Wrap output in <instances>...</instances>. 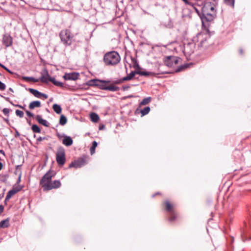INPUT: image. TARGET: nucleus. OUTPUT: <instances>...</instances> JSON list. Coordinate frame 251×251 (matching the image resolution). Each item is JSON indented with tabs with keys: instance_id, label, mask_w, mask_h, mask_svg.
<instances>
[{
	"instance_id": "35",
	"label": "nucleus",
	"mask_w": 251,
	"mask_h": 251,
	"mask_svg": "<svg viewBox=\"0 0 251 251\" xmlns=\"http://www.w3.org/2000/svg\"><path fill=\"white\" fill-rule=\"evenodd\" d=\"M188 67V65L187 64H185L184 65H181L179 66L176 70V72H180L184 69L187 68Z\"/></svg>"
},
{
	"instance_id": "43",
	"label": "nucleus",
	"mask_w": 251,
	"mask_h": 251,
	"mask_svg": "<svg viewBox=\"0 0 251 251\" xmlns=\"http://www.w3.org/2000/svg\"><path fill=\"white\" fill-rule=\"evenodd\" d=\"M46 139H47V138L46 137H39L37 139V141L38 142H40L42 141L43 140H46Z\"/></svg>"
},
{
	"instance_id": "37",
	"label": "nucleus",
	"mask_w": 251,
	"mask_h": 251,
	"mask_svg": "<svg viewBox=\"0 0 251 251\" xmlns=\"http://www.w3.org/2000/svg\"><path fill=\"white\" fill-rule=\"evenodd\" d=\"M191 6L194 9L196 12L200 17V16L201 15V12H200V11L198 10V9L196 7V4L193 3V6Z\"/></svg>"
},
{
	"instance_id": "23",
	"label": "nucleus",
	"mask_w": 251,
	"mask_h": 251,
	"mask_svg": "<svg viewBox=\"0 0 251 251\" xmlns=\"http://www.w3.org/2000/svg\"><path fill=\"white\" fill-rule=\"evenodd\" d=\"M50 81L54 85L60 87H63L64 86V84L63 83L59 82L55 79V78L53 77L50 79Z\"/></svg>"
},
{
	"instance_id": "10",
	"label": "nucleus",
	"mask_w": 251,
	"mask_h": 251,
	"mask_svg": "<svg viewBox=\"0 0 251 251\" xmlns=\"http://www.w3.org/2000/svg\"><path fill=\"white\" fill-rule=\"evenodd\" d=\"M216 12H201L200 18L201 20L202 24L205 22L212 21L216 17Z\"/></svg>"
},
{
	"instance_id": "28",
	"label": "nucleus",
	"mask_w": 251,
	"mask_h": 251,
	"mask_svg": "<svg viewBox=\"0 0 251 251\" xmlns=\"http://www.w3.org/2000/svg\"><path fill=\"white\" fill-rule=\"evenodd\" d=\"M151 97H147L145 99H144L140 103V106L141 105H145L149 103H150L151 101Z\"/></svg>"
},
{
	"instance_id": "19",
	"label": "nucleus",
	"mask_w": 251,
	"mask_h": 251,
	"mask_svg": "<svg viewBox=\"0 0 251 251\" xmlns=\"http://www.w3.org/2000/svg\"><path fill=\"white\" fill-rule=\"evenodd\" d=\"M52 78V77H50V76L49 75L48 72H47V75H42L39 79L42 83H48L49 81H50V79Z\"/></svg>"
},
{
	"instance_id": "44",
	"label": "nucleus",
	"mask_w": 251,
	"mask_h": 251,
	"mask_svg": "<svg viewBox=\"0 0 251 251\" xmlns=\"http://www.w3.org/2000/svg\"><path fill=\"white\" fill-rule=\"evenodd\" d=\"M4 99L7 101H8L11 104L14 105H15L12 101L10 100L9 98H8V97H3Z\"/></svg>"
},
{
	"instance_id": "6",
	"label": "nucleus",
	"mask_w": 251,
	"mask_h": 251,
	"mask_svg": "<svg viewBox=\"0 0 251 251\" xmlns=\"http://www.w3.org/2000/svg\"><path fill=\"white\" fill-rule=\"evenodd\" d=\"M59 37L61 42L66 47L71 46L74 41V35L68 29L62 30L59 33Z\"/></svg>"
},
{
	"instance_id": "54",
	"label": "nucleus",
	"mask_w": 251,
	"mask_h": 251,
	"mask_svg": "<svg viewBox=\"0 0 251 251\" xmlns=\"http://www.w3.org/2000/svg\"><path fill=\"white\" fill-rule=\"evenodd\" d=\"M7 199V197L6 196L5 197V200H4V203L6 204V202L9 201V200H6Z\"/></svg>"
},
{
	"instance_id": "22",
	"label": "nucleus",
	"mask_w": 251,
	"mask_h": 251,
	"mask_svg": "<svg viewBox=\"0 0 251 251\" xmlns=\"http://www.w3.org/2000/svg\"><path fill=\"white\" fill-rule=\"evenodd\" d=\"M137 71H132L129 74L127 75V76L123 78V80L128 81L132 79L135 76V75L137 74Z\"/></svg>"
},
{
	"instance_id": "25",
	"label": "nucleus",
	"mask_w": 251,
	"mask_h": 251,
	"mask_svg": "<svg viewBox=\"0 0 251 251\" xmlns=\"http://www.w3.org/2000/svg\"><path fill=\"white\" fill-rule=\"evenodd\" d=\"M52 108L55 112L57 114H60L62 111L61 106L57 104H54L52 106Z\"/></svg>"
},
{
	"instance_id": "18",
	"label": "nucleus",
	"mask_w": 251,
	"mask_h": 251,
	"mask_svg": "<svg viewBox=\"0 0 251 251\" xmlns=\"http://www.w3.org/2000/svg\"><path fill=\"white\" fill-rule=\"evenodd\" d=\"M41 106V102L39 100L33 101L31 102L28 106L30 109L32 110L35 108H39Z\"/></svg>"
},
{
	"instance_id": "12",
	"label": "nucleus",
	"mask_w": 251,
	"mask_h": 251,
	"mask_svg": "<svg viewBox=\"0 0 251 251\" xmlns=\"http://www.w3.org/2000/svg\"><path fill=\"white\" fill-rule=\"evenodd\" d=\"M87 164L85 157H80L77 160L72 161L69 165V168L74 167L75 168H80Z\"/></svg>"
},
{
	"instance_id": "50",
	"label": "nucleus",
	"mask_w": 251,
	"mask_h": 251,
	"mask_svg": "<svg viewBox=\"0 0 251 251\" xmlns=\"http://www.w3.org/2000/svg\"><path fill=\"white\" fill-rule=\"evenodd\" d=\"M239 52L241 54H243L244 53V50L242 49H240L239 50Z\"/></svg>"
},
{
	"instance_id": "29",
	"label": "nucleus",
	"mask_w": 251,
	"mask_h": 251,
	"mask_svg": "<svg viewBox=\"0 0 251 251\" xmlns=\"http://www.w3.org/2000/svg\"><path fill=\"white\" fill-rule=\"evenodd\" d=\"M66 123H67L66 117L64 115H61L60 116V120H59L60 125H61V126H64L66 124Z\"/></svg>"
},
{
	"instance_id": "53",
	"label": "nucleus",
	"mask_w": 251,
	"mask_h": 251,
	"mask_svg": "<svg viewBox=\"0 0 251 251\" xmlns=\"http://www.w3.org/2000/svg\"><path fill=\"white\" fill-rule=\"evenodd\" d=\"M3 120H4V121L5 122H6L7 123H8L9 122V120H8V119L4 118V119H3Z\"/></svg>"
},
{
	"instance_id": "34",
	"label": "nucleus",
	"mask_w": 251,
	"mask_h": 251,
	"mask_svg": "<svg viewBox=\"0 0 251 251\" xmlns=\"http://www.w3.org/2000/svg\"><path fill=\"white\" fill-rule=\"evenodd\" d=\"M137 74L143 76H149L151 74V73L149 72L142 71H137Z\"/></svg>"
},
{
	"instance_id": "21",
	"label": "nucleus",
	"mask_w": 251,
	"mask_h": 251,
	"mask_svg": "<svg viewBox=\"0 0 251 251\" xmlns=\"http://www.w3.org/2000/svg\"><path fill=\"white\" fill-rule=\"evenodd\" d=\"M10 226L9 224V219L7 218L4 220L0 222V228H7Z\"/></svg>"
},
{
	"instance_id": "1",
	"label": "nucleus",
	"mask_w": 251,
	"mask_h": 251,
	"mask_svg": "<svg viewBox=\"0 0 251 251\" xmlns=\"http://www.w3.org/2000/svg\"><path fill=\"white\" fill-rule=\"evenodd\" d=\"M55 174L56 173L54 171L50 169L42 177L39 183L44 191H49L60 187L61 183L59 180L52 181V178Z\"/></svg>"
},
{
	"instance_id": "7",
	"label": "nucleus",
	"mask_w": 251,
	"mask_h": 251,
	"mask_svg": "<svg viewBox=\"0 0 251 251\" xmlns=\"http://www.w3.org/2000/svg\"><path fill=\"white\" fill-rule=\"evenodd\" d=\"M56 161L59 166H63L66 162L65 150L61 146L57 148L56 153Z\"/></svg>"
},
{
	"instance_id": "13",
	"label": "nucleus",
	"mask_w": 251,
	"mask_h": 251,
	"mask_svg": "<svg viewBox=\"0 0 251 251\" xmlns=\"http://www.w3.org/2000/svg\"><path fill=\"white\" fill-rule=\"evenodd\" d=\"M2 42L6 48L11 47L13 44V38L9 34L5 33L3 35Z\"/></svg>"
},
{
	"instance_id": "4",
	"label": "nucleus",
	"mask_w": 251,
	"mask_h": 251,
	"mask_svg": "<svg viewBox=\"0 0 251 251\" xmlns=\"http://www.w3.org/2000/svg\"><path fill=\"white\" fill-rule=\"evenodd\" d=\"M163 205L165 211L170 214V216L168 219V221L173 222L178 218L179 214L176 210V205L174 203L169 200H165L163 202Z\"/></svg>"
},
{
	"instance_id": "46",
	"label": "nucleus",
	"mask_w": 251,
	"mask_h": 251,
	"mask_svg": "<svg viewBox=\"0 0 251 251\" xmlns=\"http://www.w3.org/2000/svg\"><path fill=\"white\" fill-rule=\"evenodd\" d=\"M14 106H16V107H19V108H21L23 109H25V106H23L21 105H19V104H16V105H14Z\"/></svg>"
},
{
	"instance_id": "47",
	"label": "nucleus",
	"mask_w": 251,
	"mask_h": 251,
	"mask_svg": "<svg viewBox=\"0 0 251 251\" xmlns=\"http://www.w3.org/2000/svg\"><path fill=\"white\" fill-rule=\"evenodd\" d=\"M130 88V86H123V90H127Z\"/></svg>"
},
{
	"instance_id": "9",
	"label": "nucleus",
	"mask_w": 251,
	"mask_h": 251,
	"mask_svg": "<svg viewBox=\"0 0 251 251\" xmlns=\"http://www.w3.org/2000/svg\"><path fill=\"white\" fill-rule=\"evenodd\" d=\"M181 60L180 57L174 56H168L165 57L164 62L166 66L169 67H172L177 65Z\"/></svg>"
},
{
	"instance_id": "16",
	"label": "nucleus",
	"mask_w": 251,
	"mask_h": 251,
	"mask_svg": "<svg viewBox=\"0 0 251 251\" xmlns=\"http://www.w3.org/2000/svg\"><path fill=\"white\" fill-rule=\"evenodd\" d=\"M21 189H22V188H19L18 187H17L16 188H14L12 189L9 190L6 195V197H7L6 200H9L13 195H14L17 193L19 192Z\"/></svg>"
},
{
	"instance_id": "38",
	"label": "nucleus",
	"mask_w": 251,
	"mask_h": 251,
	"mask_svg": "<svg viewBox=\"0 0 251 251\" xmlns=\"http://www.w3.org/2000/svg\"><path fill=\"white\" fill-rule=\"evenodd\" d=\"M10 112V110L8 108H4L2 109V112L5 115L7 116H9V113Z\"/></svg>"
},
{
	"instance_id": "15",
	"label": "nucleus",
	"mask_w": 251,
	"mask_h": 251,
	"mask_svg": "<svg viewBox=\"0 0 251 251\" xmlns=\"http://www.w3.org/2000/svg\"><path fill=\"white\" fill-rule=\"evenodd\" d=\"M78 74L73 73L71 74H65L63 76V78L65 80H75L78 78Z\"/></svg>"
},
{
	"instance_id": "5",
	"label": "nucleus",
	"mask_w": 251,
	"mask_h": 251,
	"mask_svg": "<svg viewBox=\"0 0 251 251\" xmlns=\"http://www.w3.org/2000/svg\"><path fill=\"white\" fill-rule=\"evenodd\" d=\"M210 38V36L208 33L200 32L194 37L193 41L199 47L206 48L210 45L208 42Z\"/></svg>"
},
{
	"instance_id": "8",
	"label": "nucleus",
	"mask_w": 251,
	"mask_h": 251,
	"mask_svg": "<svg viewBox=\"0 0 251 251\" xmlns=\"http://www.w3.org/2000/svg\"><path fill=\"white\" fill-rule=\"evenodd\" d=\"M216 0H205L204 5L201 8V12H216L215 8L216 7Z\"/></svg>"
},
{
	"instance_id": "14",
	"label": "nucleus",
	"mask_w": 251,
	"mask_h": 251,
	"mask_svg": "<svg viewBox=\"0 0 251 251\" xmlns=\"http://www.w3.org/2000/svg\"><path fill=\"white\" fill-rule=\"evenodd\" d=\"M28 91L37 98H41L42 97H43L45 99H47L48 98L47 95L42 93L36 89L33 88H29Z\"/></svg>"
},
{
	"instance_id": "26",
	"label": "nucleus",
	"mask_w": 251,
	"mask_h": 251,
	"mask_svg": "<svg viewBox=\"0 0 251 251\" xmlns=\"http://www.w3.org/2000/svg\"><path fill=\"white\" fill-rule=\"evenodd\" d=\"M23 79L26 81H32L33 82H37L39 81V79L33 77L25 76L23 77Z\"/></svg>"
},
{
	"instance_id": "36",
	"label": "nucleus",
	"mask_w": 251,
	"mask_h": 251,
	"mask_svg": "<svg viewBox=\"0 0 251 251\" xmlns=\"http://www.w3.org/2000/svg\"><path fill=\"white\" fill-rule=\"evenodd\" d=\"M16 115L17 116H19L20 118H23L24 117V112L20 110H16L15 111Z\"/></svg>"
},
{
	"instance_id": "40",
	"label": "nucleus",
	"mask_w": 251,
	"mask_h": 251,
	"mask_svg": "<svg viewBox=\"0 0 251 251\" xmlns=\"http://www.w3.org/2000/svg\"><path fill=\"white\" fill-rule=\"evenodd\" d=\"M0 66L4 69L5 70H6L7 72L10 73V74H12V72L9 70L8 69L7 67H6L4 65H3V64H2L1 63H0Z\"/></svg>"
},
{
	"instance_id": "48",
	"label": "nucleus",
	"mask_w": 251,
	"mask_h": 251,
	"mask_svg": "<svg viewBox=\"0 0 251 251\" xmlns=\"http://www.w3.org/2000/svg\"><path fill=\"white\" fill-rule=\"evenodd\" d=\"M0 153H1L2 154H3L4 156H5V152L2 150H0Z\"/></svg>"
},
{
	"instance_id": "17",
	"label": "nucleus",
	"mask_w": 251,
	"mask_h": 251,
	"mask_svg": "<svg viewBox=\"0 0 251 251\" xmlns=\"http://www.w3.org/2000/svg\"><path fill=\"white\" fill-rule=\"evenodd\" d=\"M35 119L39 124L44 126L46 127L49 126V123L47 121L43 119L42 118V116L41 115H36L35 116Z\"/></svg>"
},
{
	"instance_id": "24",
	"label": "nucleus",
	"mask_w": 251,
	"mask_h": 251,
	"mask_svg": "<svg viewBox=\"0 0 251 251\" xmlns=\"http://www.w3.org/2000/svg\"><path fill=\"white\" fill-rule=\"evenodd\" d=\"M90 118L91 121L94 122H97L100 119L99 115L95 113H91Z\"/></svg>"
},
{
	"instance_id": "31",
	"label": "nucleus",
	"mask_w": 251,
	"mask_h": 251,
	"mask_svg": "<svg viewBox=\"0 0 251 251\" xmlns=\"http://www.w3.org/2000/svg\"><path fill=\"white\" fill-rule=\"evenodd\" d=\"M98 145L97 142L95 141H93L92 143V146L90 148V152L91 154H93L95 152V149Z\"/></svg>"
},
{
	"instance_id": "51",
	"label": "nucleus",
	"mask_w": 251,
	"mask_h": 251,
	"mask_svg": "<svg viewBox=\"0 0 251 251\" xmlns=\"http://www.w3.org/2000/svg\"><path fill=\"white\" fill-rule=\"evenodd\" d=\"M158 195H160V193L159 192H157V193H155V194H153L152 195V197H154L155 196Z\"/></svg>"
},
{
	"instance_id": "52",
	"label": "nucleus",
	"mask_w": 251,
	"mask_h": 251,
	"mask_svg": "<svg viewBox=\"0 0 251 251\" xmlns=\"http://www.w3.org/2000/svg\"><path fill=\"white\" fill-rule=\"evenodd\" d=\"M3 164L2 163L0 162V171L2 169Z\"/></svg>"
},
{
	"instance_id": "55",
	"label": "nucleus",
	"mask_w": 251,
	"mask_h": 251,
	"mask_svg": "<svg viewBox=\"0 0 251 251\" xmlns=\"http://www.w3.org/2000/svg\"><path fill=\"white\" fill-rule=\"evenodd\" d=\"M138 110V109H137L135 112L137 113Z\"/></svg>"
},
{
	"instance_id": "49",
	"label": "nucleus",
	"mask_w": 251,
	"mask_h": 251,
	"mask_svg": "<svg viewBox=\"0 0 251 251\" xmlns=\"http://www.w3.org/2000/svg\"><path fill=\"white\" fill-rule=\"evenodd\" d=\"M8 93L9 92H11V93H13L14 92V90L12 88H9V89H8Z\"/></svg>"
},
{
	"instance_id": "33",
	"label": "nucleus",
	"mask_w": 251,
	"mask_h": 251,
	"mask_svg": "<svg viewBox=\"0 0 251 251\" xmlns=\"http://www.w3.org/2000/svg\"><path fill=\"white\" fill-rule=\"evenodd\" d=\"M31 129L33 132L40 133L41 130L40 127L36 125H33L31 127Z\"/></svg>"
},
{
	"instance_id": "11",
	"label": "nucleus",
	"mask_w": 251,
	"mask_h": 251,
	"mask_svg": "<svg viewBox=\"0 0 251 251\" xmlns=\"http://www.w3.org/2000/svg\"><path fill=\"white\" fill-rule=\"evenodd\" d=\"M196 43L195 42L184 44L183 52L186 56L191 55L195 50Z\"/></svg>"
},
{
	"instance_id": "3",
	"label": "nucleus",
	"mask_w": 251,
	"mask_h": 251,
	"mask_svg": "<svg viewBox=\"0 0 251 251\" xmlns=\"http://www.w3.org/2000/svg\"><path fill=\"white\" fill-rule=\"evenodd\" d=\"M121 60V57L119 53L115 51H111L106 52L103 56V62L105 65L114 66L117 65Z\"/></svg>"
},
{
	"instance_id": "30",
	"label": "nucleus",
	"mask_w": 251,
	"mask_h": 251,
	"mask_svg": "<svg viewBox=\"0 0 251 251\" xmlns=\"http://www.w3.org/2000/svg\"><path fill=\"white\" fill-rule=\"evenodd\" d=\"M150 111V108L149 106L145 107L143 109L140 111L142 116H145L148 114Z\"/></svg>"
},
{
	"instance_id": "32",
	"label": "nucleus",
	"mask_w": 251,
	"mask_h": 251,
	"mask_svg": "<svg viewBox=\"0 0 251 251\" xmlns=\"http://www.w3.org/2000/svg\"><path fill=\"white\" fill-rule=\"evenodd\" d=\"M225 4L232 7H234L235 0H224Z\"/></svg>"
},
{
	"instance_id": "42",
	"label": "nucleus",
	"mask_w": 251,
	"mask_h": 251,
	"mask_svg": "<svg viewBox=\"0 0 251 251\" xmlns=\"http://www.w3.org/2000/svg\"><path fill=\"white\" fill-rule=\"evenodd\" d=\"M185 4L189 5V6H193V3L189 1L188 0H182Z\"/></svg>"
},
{
	"instance_id": "2",
	"label": "nucleus",
	"mask_w": 251,
	"mask_h": 251,
	"mask_svg": "<svg viewBox=\"0 0 251 251\" xmlns=\"http://www.w3.org/2000/svg\"><path fill=\"white\" fill-rule=\"evenodd\" d=\"M110 83V80H109L94 79L89 80L87 84L90 86H97L99 88L102 90L111 92H115L120 90L119 87H115L112 85H108V84Z\"/></svg>"
},
{
	"instance_id": "41",
	"label": "nucleus",
	"mask_w": 251,
	"mask_h": 251,
	"mask_svg": "<svg viewBox=\"0 0 251 251\" xmlns=\"http://www.w3.org/2000/svg\"><path fill=\"white\" fill-rule=\"evenodd\" d=\"M25 113L27 116H28L29 117H33L34 116V115L32 113L28 110H25Z\"/></svg>"
},
{
	"instance_id": "45",
	"label": "nucleus",
	"mask_w": 251,
	"mask_h": 251,
	"mask_svg": "<svg viewBox=\"0 0 251 251\" xmlns=\"http://www.w3.org/2000/svg\"><path fill=\"white\" fill-rule=\"evenodd\" d=\"M4 210V207L2 205H0V214H1Z\"/></svg>"
},
{
	"instance_id": "27",
	"label": "nucleus",
	"mask_w": 251,
	"mask_h": 251,
	"mask_svg": "<svg viewBox=\"0 0 251 251\" xmlns=\"http://www.w3.org/2000/svg\"><path fill=\"white\" fill-rule=\"evenodd\" d=\"M124 81H125V80H123V78H121V79H117V80H114L112 82L110 81V83L108 84V85H112L115 87H117L115 85L116 84H121L123 82H124Z\"/></svg>"
},
{
	"instance_id": "20",
	"label": "nucleus",
	"mask_w": 251,
	"mask_h": 251,
	"mask_svg": "<svg viewBox=\"0 0 251 251\" xmlns=\"http://www.w3.org/2000/svg\"><path fill=\"white\" fill-rule=\"evenodd\" d=\"M73 143V141L70 136H65L62 140V143L66 146H70Z\"/></svg>"
},
{
	"instance_id": "39",
	"label": "nucleus",
	"mask_w": 251,
	"mask_h": 251,
	"mask_svg": "<svg viewBox=\"0 0 251 251\" xmlns=\"http://www.w3.org/2000/svg\"><path fill=\"white\" fill-rule=\"evenodd\" d=\"M6 85L4 83L0 81V90L3 91L5 89Z\"/></svg>"
}]
</instances>
